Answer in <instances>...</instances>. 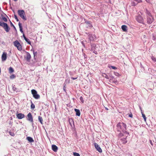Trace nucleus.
<instances>
[{
	"mask_svg": "<svg viewBox=\"0 0 156 156\" xmlns=\"http://www.w3.org/2000/svg\"><path fill=\"white\" fill-rule=\"evenodd\" d=\"M117 130L118 132H122L124 134L126 135H129V132H127L126 130L127 129L126 124L123 122H119L117 124Z\"/></svg>",
	"mask_w": 156,
	"mask_h": 156,
	"instance_id": "obj_1",
	"label": "nucleus"
},
{
	"mask_svg": "<svg viewBox=\"0 0 156 156\" xmlns=\"http://www.w3.org/2000/svg\"><path fill=\"white\" fill-rule=\"evenodd\" d=\"M0 26L3 27L6 32H8L9 31L10 28L6 23L0 22Z\"/></svg>",
	"mask_w": 156,
	"mask_h": 156,
	"instance_id": "obj_2",
	"label": "nucleus"
},
{
	"mask_svg": "<svg viewBox=\"0 0 156 156\" xmlns=\"http://www.w3.org/2000/svg\"><path fill=\"white\" fill-rule=\"evenodd\" d=\"M18 12L20 16L24 20H27L26 17L24 16L25 13L24 11L23 10H19L18 11Z\"/></svg>",
	"mask_w": 156,
	"mask_h": 156,
	"instance_id": "obj_3",
	"label": "nucleus"
},
{
	"mask_svg": "<svg viewBox=\"0 0 156 156\" xmlns=\"http://www.w3.org/2000/svg\"><path fill=\"white\" fill-rule=\"evenodd\" d=\"M13 44L14 46L17 48L18 50L20 51L22 50V48L21 45L17 40L14 41L13 42Z\"/></svg>",
	"mask_w": 156,
	"mask_h": 156,
	"instance_id": "obj_4",
	"label": "nucleus"
},
{
	"mask_svg": "<svg viewBox=\"0 0 156 156\" xmlns=\"http://www.w3.org/2000/svg\"><path fill=\"white\" fill-rule=\"evenodd\" d=\"M31 93L33 94L34 98L35 99H38L40 98V95L37 94V91L35 90H31Z\"/></svg>",
	"mask_w": 156,
	"mask_h": 156,
	"instance_id": "obj_5",
	"label": "nucleus"
},
{
	"mask_svg": "<svg viewBox=\"0 0 156 156\" xmlns=\"http://www.w3.org/2000/svg\"><path fill=\"white\" fill-rule=\"evenodd\" d=\"M136 21L139 23L144 24V19L143 17L140 15H138L136 17Z\"/></svg>",
	"mask_w": 156,
	"mask_h": 156,
	"instance_id": "obj_6",
	"label": "nucleus"
},
{
	"mask_svg": "<svg viewBox=\"0 0 156 156\" xmlns=\"http://www.w3.org/2000/svg\"><path fill=\"white\" fill-rule=\"evenodd\" d=\"M27 119L28 120L33 123V120L32 116L31 113L30 112L27 115Z\"/></svg>",
	"mask_w": 156,
	"mask_h": 156,
	"instance_id": "obj_7",
	"label": "nucleus"
},
{
	"mask_svg": "<svg viewBox=\"0 0 156 156\" xmlns=\"http://www.w3.org/2000/svg\"><path fill=\"white\" fill-rule=\"evenodd\" d=\"M147 23L151 24L153 21L154 18L152 16V17L147 16Z\"/></svg>",
	"mask_w": 156,
	"mask_h": 156,
	"instance_id": "obj_8",
	"label": "nucleus"
},
{
	"mask_svg": "<svg viewBox=\"0 0 156 156\" xmlns=\"http://www.w3.org/2000/svg\"><path fill=\"white\" fill-rule=\"evenodd\" d=\"M94 147L100 153H101L102 152V149L100 147V146L98 145L96 143H95L94 144Z\"/></svg>",
	"mask_w": 156,
	"mask_h": 156,
	"instance_id": "obj_9",
	"label": "nucleus"
},
{
	"mask_svg": "<svg viewBox=\"0 0 156 156\" xmlns=\"http://www.w3.org/2000/svg\"><path fill=\"white\" fill-rule=\"evenodd\" d=\"M16 116L19 119H21L25 117L24 114L22 113H18L16 114Z\"/></svg>",
	"mask_w": 156,
	"mask_h": 156,
	"instance_id": "obj_10",
	"label": "nucleus"
},
{
	"mask_svg": "<svg viewBox=\"0 0 156 156\" xmlns=\"http://www.w3.org/2000/svg\"><path fill=\"white\" fill-rule=\"evenodd\" d=\"M27 56L26 57V60L28 62H30V58H31V56L29 53L26 52Z\"/></svg>",
	"mask_w": 156,
	"mask_h": 156,
	"instance_id": "obj_11",
	"label": "nucleus"
},
{
	"mask_svg": "<svg viewBox=\"0 0 156 156\" xmlns=\"http://www.w3.org/2000/svg\"><path fill=\"white\" fill-rule=\"evenodd\" d=\"M88 37L90 41H94V39L96 38V36L95 35L90 34L88 35Z\"/></svg>",
	"mask_w": 156,
	"mask_h": 156,
	"instance_id": "obj_12",
	"label": "nucleus"
},
{
	"mask_svg": "<svg viewBox=\"0 0 156 156\" xmlns=\"http://www.w3.org/2000/svg\"><path fill=\"white\" fill-rule=\"evenodd\" d=\"M128 135H127V136H126V138H123L121 139L120 140L122 144H125L127 143V141L126 140V137Z\"/></svg>",
	"mask_w": 156,
	"mask_h": 156,
	"instance_id": "obj_13",
	"label": "nucleus"
},
{
	"mask_svg": "<svg viewBox=\"0 0 156 156\" xmlns=\"http://www.w3.org/2000/svg\"><path fill=\"white\" fill-rule=\"evenodd\" d=\"M52 149L54 152H56L57 151L58 147L56 145L53 144L52 145Z\"/></svg>",
	"mask_w": 156,
	"mask_h": 156,
	"instance_id": "obj_14",
	"label": "nucleus"
},
{
	"mask_svg": "<svg viewBox=\"0 0 156 156\" xmlns=\"http://www.w3.org/2000/svg\"><path fill=\"white\" fill-rule=\"evenodd\" d=\"M7 54L5 53H3L2 55V61H5L6 60L7 56Z\"/></svg>",
	"mask_w": 156,
	"mask_h": 156,
	"instance_id": "obj_15",
	"label": "nucleus"
},
{
	"mask_svg": "<svg viewBox=\"0 0 156 156\" xmlns=\"http://www.w3.org/2000/svg\"><path fill=\"white\" fill-rule=\"evenodd\" d=\"M74 110L76 113V115L78 116H80V110L78 109L75 108L74 109Z\"/></svg>",
	"mask_w": 156,
	"mask_h": 156,
	"instance_id": "obj_16",
	"label": "nucleus"
},
{
	"mask_svg": "<svg viewBox=\"0 0 156 156\" xmlns=\"http://www.w3.org/2000/svg\"><path fill=\"white\" fill-rule=\"evenodd\" d=\"M27 139L28 141L30 143H32L34 142L32 138L30 136H28L27 137Z\"/></svg>",
	"mask_w": 156,
	"mask_h": 156,
	"instance_id": "obj_17",
	"label": "nucleus"
},
{
	"mask_svg": "<svg viewBox=\"0 0 156 156\" xmlns=\"http://www.w3.org/2000/svg\"><path fill=\"white\" fill-rule=\"evenodd\" d=\"M127 27L125 25H122L121 27V28L122 30L125 32L127 30Z\"/></svg>",
	"mask_w": 156,
	"mask_h": 156,
	"instance_id": "obj_18",
	"label": "nucleus"
},
{
	"mask_svg": "<svg viewBox=\"0 0 156 156\" xmlns=\"http://www.w3.org/2000/svg\"><path fill=\"white\" fill-rule=\"evenodd\" d=\"M12 90L14 91H16V92L19 91V90L15 87V85H12Z\"/></svg>",
	"mask_w": 156,
	"mask_h": 156,
	"instance_id": "obj_19",
	"label": "nucleus"
},
{
	"mask_svg": "<svg viewBox=\"0 0 156 156\" xmlns=\"http://www.w3.org/2000/svg\"><path fill=\"white\" fill-rule=\"evenodd\" d=\"M85 23L87 25V27H92V26L91 23L90 21H87L85 22Z\"/></svg>",
	"mask_w": 156,
	"mask_h": 156,
	"instance_id": "obj_20",
	"label": "nucleus"
},
{
	"mask_svg": "<svg viewBox=\"0 0 156 156\" xmlns=\"http://www.w3.org/2000/svg\"><path fill=\"white\" fill-rule=\"evenodd\" d=\"M146 13L148 16L152 17V16L150 12L147 9H146Z\"/></svg>",
	"mask_w": 156,
	"mask_h": 156,
	"instance_id": "obj_21",
	"label": "nucleus"
},
{
	"mask_svg": "<svg viewBox=\"0 0 156 156\" xmlns=\"http://www.w3.org/2000/svg\"><path fill=\"white\" fill-rule=\"evenodd\" d=\"M18 25H19V27L20 28V31L21 33H23V31L22 30V24L21 23H20V22H19Z\"/></svg>",
	"mask_w": 156,
	"mask_h": 156,
	"instance_id": "obj_22",
	"label": "nucleus"
},
{
	"mask_svg": "<svg viewBox=\"0 0 156 156\" xmlns=\"http://www.w3.org/2000/svg\"><path fill=\"white\" fill-rule=\"evenodd\" d=\"M38 119L40 122L42 124H43V120L42 117L40 116H38Z\"/></svg>",
	"mask_w": 156,
	"mask_h": 156,
	"instance_id": "obj_23",
	"label": "nucleus"
},
{
	"mask_svg": "<svg viewBox=\"0 0 156 156\" xmlns=\"http://www.w3.org/2000/svg\"><path fill=\"white\" fill-rule=\"evenodd\" d=\"M102 76L105 77V78L108 79H109V77L108 76L107 74H106L105 73H103L102 74Z\"/></svg>",
	"mask_w": 156,
	"mask_h": 156,
	"instance_id": "obj_24",
	"label": "nucleus"
},
{
	"mask_svg": "<svg viewBox=\"0 0 156 156\" xmlns=\"http://www.w3.org/2000/svg\"><path fill=\"white\" fill-rule=\"evenodd\" d=\"M14 71L12 67H10L9 69V73H13Z\"/></svg>",
	"mask_w": 156,
	"mask_h": 156,
	"instance_id": "obj_25",
	"label": "nucleus"
},
{
	"mask_svg": "<svg viewBox=\"0 0 156 156\" xmlns=\"http://www.w3.org/2000/svg\"><path fill=\"white\" fill-rule=\"evenodd\" d=\"M141 114L142 115V117L143 118L144 120L146 121V117L145 115V114L143 113V112H141Z\"/></svg>",
	"mask_w": 156,
	"mask_h": 156,
	"instance_id": "obj_26",
	"label": "nucleus"
},
{
	"mask_svg": "<svg viewBox=\"0 0 156 156\" xmlns=\"http://www.w3.org/2000/svg\"><path fill=\"white\" fill-rule=\"evenodd\" d=\"M31 109H34L35 108V105L33 103V102H32V101H31Z\"/></svg>",
	"mask_w": 156,
	"mask_h": 156,
	"instance_id": "obj_27",
	"label": "nucleus"
},
{
	"mask_svg": "<svg viewBox=\"0 0 156 156\" xmlns=\"http://www.w3.org/2000/svg\"><path fill=\"white\" fill-rule=\"evenodd\" d=\"M10 21V24H11V26L12 27H13L14 29L15 30H16V27H15V26L13 25V24H12V22L10 21V20H9Z\"/></svg>",
	"mask_w": 156,
	"mask_h": 156,
	"instance_id": "obj_28",
	"label": "nucleus"
},
{
	"mask_svg": "<svg viewBox=\"0 0 156 156\" xmlns=\"http://www.w3.org/2000/svg\"><path fill=\"white\" fill-rule=\"evenodd\" d=\"M25 41L29 44H31V42L30 40L27 38V39H26Z\"/></svg>",
	"mask_w": 156,
	"mask_h": 156,
	"instance_id": "obj_29",
	"label": "nucleus"
},
{
	"mask_svg": "<svg viewBox=\"0 0 156 156\" xmlns=\"http://www.w3.org/2000/svg\"><path fill=\"white\" fill-rule=\"evenodd\" d=\"M73 155L74 156H80V154L76 152L73 153Z\"/></svg>",
	"mask_w": 156,
	"mask_h": 156,
	"instance_id": "obj_30",
	"label": "nucleus"
},
{
	"mask_svg": "<svg viewBox=\"0 0 156 156\" xmlns=\"http://www.w3.org/2000/svg\"><path fill=\"white\" fill-rule=\"evenodd\" d=\"M2 20L5 22H6L7 21V19L4 17H2Z\"/></svg>",
	"mask_w": 156,
	"mask_h": 156,
	"instance_id": "obj_31",
	"label": "nucleus"
},
{
	"mask_svg": "<svg viewBox=\"0 0 156 156\" xmlns=\"http://www.w3.org/2000/svg\"><path fill=\"white\" fill-rule=\"evenodd\" d=\"M109 68H111L112 69H117V68L116 67L113 66H110Z\"/></svg>",
	"mask_w": 156,
	"mask_h": 156,
	"instance_id": "obj_32",
	"label": "nucleus"
},
{
	"mask_svg": "<svg viewBox=\"0 0 156 156\" xmlns=\"http://www.w3.org/2000/svg\"><path fill=\"white\" fill-rule=\"evenodd\" d=\"M9 134L12 136H13L14 135V134L13 132H9Z\"/></svg>",
	"mask_w": 156,
	"mask_h": 156,
	"instance_id": "obj_33",
	"label": "nucleus"
},
{
	"mask_svg": "<svg viewBox=\"0 0 156 156\" xmlns=\"http://www.w3.org/2000/svg\"><path fill=\"white\" fill-rule=\"evenodd\" d=\"M80 100L81 101V102L83 103L84 102V101L83 100V98L82 96H81L80 97Z\"/></svg>",
	"mask_w": 156,
	"mask_h": 156,
	"instance_id": "obj_34",
	"label": "nucleus"
},
{
	"mask_svg": "<svg viewBox=\"0 0 156 156\" xmlns=\"http://www.w3.org/2000/svg\"><path fill=\"white\" fill-rule=\"evenodd\" d=\"M134 1L137 2V3L142 2V0H134Z\"/></svg>",
	"mask_w": 156,
	"mask_h": 156,
	"instance_id": "obj_35",
	"label": "nucleus"
},
{
	"mask_svg": "<svg viewBox=\"0 0 156 156\" xmlns=\"http://www.w3.org/2000/svg\"><path fill=\"white\" fill-rule=\"evenodd\" d=\"M151 59L152 60L154 61V62H156V59L153 56H152L151 57Z\"/></svg>",
	"mask_w": 156,
	"mask_h": 156,
	"instance_id": "obj_36",
	"label": "nucleus"
},
{
	"mask_svg": "<svg viewBox=\"0 0 156 156\" xmlns=\"http://www.w3.org/2000/svg\"><path fill=\"white\" fill-rule=\"evenodd\" d=\"M131 3L132 5H133V6H135L137 4V3H136L135 2H131Z\"/></svg>",
	"mask_w": 156,
	"mask_h": 156,
	"instance_id": "obj_37",
	"label": "nucleus"
},
{
	"mask_svg": "<svg viewBox=\"0 0 156 156\" xmlns=\"http://www.w3.org/2000/svg\"><path fill=\"white\" fill-rule=\"evenodd\" d=\"M15 77V76L14 75L12 74L10 76V78L11 79H13Z\"/></svg>",
	"mask_w": 156,
	"mask_h": 156,
	"instance_id": "obj_38",
	"label": "nucleus"
},
{
	"mask_svg": "<svg viewBox=\"0 0 156 156\" xmlns=\"http://www.w3.org/2000/svg\"><path fill=\"white\" fill-rule=\"evenodd\" d=\"M117 83V81L116 80H115V79L112 80V83Z\"/></svg>",
	"mask_w": 156,
	"mask_h": 156,
	"instance_id": "obj_39",
	"label": "nucleus"
},
{
	"mask_svg": "<svg viewBox=\"0 0 156 156\" xmlns=\"http://www.w3.org/2000/svg\"><path fill=\"white\" fill-rule=\"evenodd\" d=\"M14 17L16 20L18 22L19 21V20L18 19L16 15H14Z\"/></svg>",
	"mask_w": 156,
	"mask_h": 156,
	"instance_id": "obj_40",
	"label": "nucleus"
},
{
	"mask_svg": "<svg viewBox=\"0 0 156 156\" xmlns=\"http://www.w3.org/2000/svg\"><path fill=\"white\" fill-rule=\"evenodd\" d=\"M33 54L34 55V57L35 56V55H37V51H33Z\"/></svg>",
	"mask_w": 156,
	"mask_h": 156,
	"instance_id": "obj_41",
	"label": "nucleus"
},
{
	"mask_svg": "<svg viewBox=\"0 0 156 156\" xmlns=\"http://www.w3.org/2000/svg\"><path fill=\"white\" fill-rule=\"evenodd\" d=\"M110 79H111V80H113L114 79V77L113 76H110Z\"/></svg>",
	"mask_w": 156,
	"mask_h": 156,
	"instance_id": "obj_42",
	"label": "nucleus"
},
{
	"mask_svg": "<svg viewBox=\"0 0 156 156\" xmlns=\"http://www.w3.org/2000/svg\"><path fill=\"white\" fill-rule=\"evenodd\" d=\"M119 136L122 137L124 136V135L122 133H120L119 135Z\"/></svg>",
	"mask_w": 156,
	"mask_h": 156,
	"instance_id": "obj_43",
	"label": "nucleus"
},
{
	"mask_svg": "<svg viewBox=\"0 0 156 156\" xmlns=\"http://www.w3.org/2000/svg\"><path fill=\"white\" fill-rule=\"evenodd\" d=\"M114 75H115V76H118V75H119V74L117 72H114Z\"/></svg>",
	"mask_w": 156,
	"mask_h": 156,
	"instance_id": "obj_44",
	"label": "nucleus"
},
{
	"mask_svg": "<svg viewBox=\"0 0 156 156\" xmlns=\"http://www.w3.org/2000/svg\"><path fill=\"white\" fill-rule=\"evenodd\" d=\"M23 36L24 39L25 40V41L26 40V39H27V38L25 36V35L24 34H23Z\"/></svg>",
	"mask_w": 156,
	"mask_h": 156,
	"instance_id": "obj_45",
	"label": "nucleus"
},
{
	"mask_svg": "<svg viewBox=\"0 0 156 156\" xmlns=\"http://www.w3.org/2000/svg\"><path fill=\"white\" fill-rule=\"evenodd\" d=\"M23 36L24 39L25 40V41L26 40V39H27V38L25 36V35L24 34H23Z\"/></svg>",
	"mask_w": 156,
	"mask_h": 156,
	"instance_id": "obj_46",
	"label": "nucleus"
},
{
	"mask_svg": "<svg viewBox=\"0 0 156 156\" xmlns=\"http://www.w3.org/2000/svg\"><path fill=\"white\" fill-rule=\"evenodd\" d=\"M93 53H94V54H95L96 55L98 54V53H97V51H95V50H94L93 51Z\"/></svg>",
	"mask_w": 156,
	"mask_h": 156,
	"instance_id": "obj_47",
	"label": "nucleus"
},
{
	"mask_svg": "<svg viewBox=\"0 0 156 156\" xmlns=\"http://www.w3.org/2000/svg\"><path fill=\"white\" fill-rule=\"evenodd\" d=\"M77 77H76V78L71 77V79L73 80H76V79H77Z\"/></svg>",
	"mask_w": 156,
	"mask_h": 156,
	"instance_id": "obj_48",
	"label": "nucleus"
},
{
	"mask_svg": "<svg viewBox=\"0 0 156 156\" xmlns=\"http://www.w3.org/2000/svg\"><path fill=\"white\" fill-rule=\"evenodd\" d=\"M113 80H111V79H109V81L110 83H112V81Z\"/></svg>",
	"mask_w": 156,
	"mask_h": 156,
	"instance_id": "obj_49",
	"label": "nucleus"
},
{
	"mask_svg": "<svg viewBox=\"0 0 156 156\" xmlns=\"http://www.w3.org/2000/svg\"><path fill=\"white\" fill-rule=\"evenodd\" d=\"M129 116L130 117H133L132 114H129Z\"/></svg>",
	"mask_w": 156,
	"mask_h": 156,
	"instance_id": "obj_50",
	"label": "nucleus"
},
{
	"mask_svg": "<svg viewBox=\"0 0 156 156\" xmlns=\"http://www.w3.org/2000/svg\"><path fill=\"white\" fill-rule=\"evenodd\" d=\"M150 143L152 145H153V143L151 140H150Z\"/></svg>",
	"mask_w": 156,
	"mask_h": 156,
	"instance_id": "obj_51",
	"label": "nucleus"
},
{
	"mask_svg": "<svg viewBox=\"0 0 156 156\" xmlns=\"http://www.w3.org/2000/svg\"><path fill=\"white\" fill-rule=\"evenodd\" d=\"M139 108H140V109L141 110V112H142V109H141V107H140V106H139Z\"/></svg>",
	"mask_w": 156,
	"mask_h": 156,
	"instance_id": "obj_52",
	"label": "nucleus"
},
{
	"mask_svg": "<svg viewBox=\"0 0 156 156\" xmlns=\"http://www.w3.org/2000/svg\"><path fill=\"white\" fill-rule=\"evenodd\" d=\"M63 90L65 91H66V90L65 89V86H64V88H63Z\"/></svg>",
	"mask_w": 156,
	"mask_h": 156,
	"instance_id": "obj_53",
	"label": "nucleus"
},
{
	"mask_svg": "<svg viewBox=\"0 0 156 156\" xmlns=\"http://www.w3.org/2000/svg\"><path fill=\"white\" fill-rule=\"evenodd\" d=\"M145 1L147 2H149V0H145Z\"/></svg>",
	"mask_w": 156,
	"mask_h": 156,
	"instance_id": "obj_54",
	"label": "nucleus"
},
{
	"mask_svg": "<svg viewBox=\"0 0 156 156\" xmlns=\"http://www.w3.org/2000/svg\"><path fill=\"white\" fill-rule=\"evenodd\" d=\"M105 108L106 110H108V108L107 107H105Z\"/></svg>",
	"mask_w": 156,
	"mask_h": 156,
	"instance_id": "obj_55",
	"label": "nucleus"
},
{
	"mask_svg": "<svg viewBox=\"0 0 156 156\" xmlns=\"http://www.w3.org/2000/svg\"><path fill=\"white\" fill-rule=\"evenodd\" d=\"M82 44L84 46V44L83 43V42H82Z\"/></svg>",
	"mask_w": 156,
	"mask_h": 156,
	"instance_id": "obj_56",
	"label": "nucleus"
},
{
	"mask_svg": "<svg viewBox=\"0 0 156 156\" xmlns=\"http://www.w3.org/2000/svg\"><path fill=\"white\" fill-rule=\"evenodd\" d=\"M15 1H16L17 0H13Z\"/></svg>",
	"mask_w": 156,
	"mask_h": 156,
	"instance_id": "obj_57",
	"label": "nucleus"
}]
</instances>
